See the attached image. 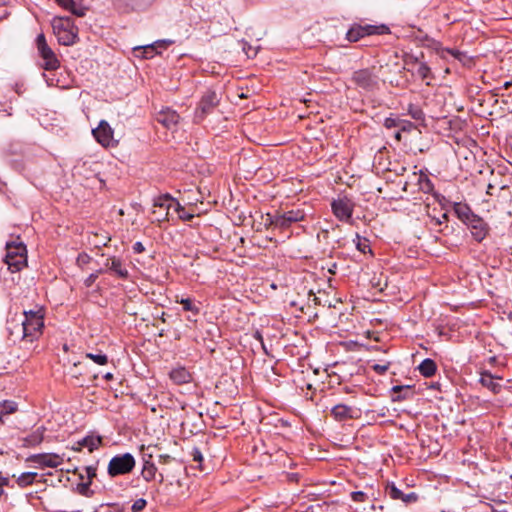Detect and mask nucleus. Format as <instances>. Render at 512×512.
Returning a JSON list of instances; mask_svg holds the SVG:
<instances>
[{
    "label": "nucleus",
    "instance_id": "1",
    "mask_svg": "<svg viewBox=\"0 0 512 512\" xmlns=\"http://www.w3.org/2000/svg\"><path fill=\"white\" fill-rule=\"evenodd\" d=\"M21 326L24 341L33 342L37 339L42 334L44 327L43 309L24 311V320Z\"/></svg>",
    "mask_w": 512,
    "mask_h": 512
},
{
    "label": "nucleus",
    "instance_id": "2",
    "mask_svg": "<svg viewBox=\"0 0 512 512\" xmlns=\"http://www.w3.org/2000/svg\"><path fill=\"white\" fill-rule=\"evenodd\" d=\"M52 28L59 44L70 46L78 40V28L70 17H54Z\"/></svg>",
    "mask_w": 512,
    "mask_h": 512
},
{
    "label": "nucleus",
    "instance_id": "3",
    "mask_svg": "<svg viewBox=\"0 0 512 512\" xmlns=\"http://www.w3.org/2000/svg\"><path fill=\"white\" fill-rule=\"evenodd\" d=\"M8 269L19 272L27 265V250L23 242H11L6 244V256L4 259Z\"/></svg>",
    "mask_w": 512,
    "mask_h": 512
},
{
    "label": "nucleus",
    "instance_id": "4",
    "mask_svg": "<svg viewBox=\"0 0 512 512\" xmlns=\"http://www.w3.org/2000/svg\"><path fill=\"white\" fill-rule=\"evenodd\" d=\"M135 465L136 461L132 454H118L110 459L107 467V473L110 477L129 474L133 471Z\"/></svg>",
    "mask_w": 512,
    "mask_h": 512
},
{
    "label": "nucleus",
    "instance_id": "5",
    "mask_svg": "<svg viewBox=\"0 0 512 512\" xmlns=\"http://www.w3.org/2000/svg\"><path fill=\"white\" fill-rule=\"evenodd\" d=\"M390 29L388 26L381 24V25H359L354 24L350 27V29L346 33V39L349 42H357L360 39L364 38L365 36L370 35H383V34H389Z\"/></svg>",
    "mask_w": 512,
    "mask_h": 512
},
{
    "label": "nucleus",
    "instance_id": "6",
    "mask_svg": "<svg viewBox=\"0 0 512 512\" xmlns=\"http://www.w3.org/2000/svg\"><path fill=\"white\" fill-rule=\"evenodd\" d=\"M351 81L359 88L366 91H373L379 86V76L376 68H364L355 71L352 74Z\"/></svg>",
    "mask_w": 512,
    "mask_h": 512
},
{
    "label": "nucleus",
    "instance_id": "7",
    "mask_svg": "<svg viewBox=\"0 0 512 512\" xmlns=\"http://www.w3.org/2000/svg\"><path fill=\"white\" fill-rule=\"evenodd\" d=\"M220 98L217 93L212 90H207L201 97L194 113V122H202L207 115L211 114L214 109L219 105Z\"/></svg>",
    "mask_w": 512,
    "mask_h": 512
},
{
    "label": "nucleus",
    "instance_id": "8",
    "mask_svg": "<svg viewBox=\"0 0 512 512\" xmlns=\"http://www.w3.org/2000/svg\"><path fill=\"white\" fill-rule=\"evenodd\" d=\"M36 46L40 57L43 59V68L48 71L56 70L60 67V62L54 51L47 44L44 34H39L36 38Z\"/></svg>",
    "mask_w": 512,
    "mask_h": 512
},
{
    "label": "nucleus",
    "instance_id": "9",
    "mask_svg": "<svg viewBox=\"0 0 512 512\" xmlns=\"http://www.w3.org/2000/svg\"><path fill=\"white\" fill-rule=\"evenodd\" d=\"M171 208H174L175 211H179L180 204L168 194L159 196L154 201V210L152 212L155 216V220L159 222L168 220V215Z\"/></svg>",
    "mask_w": 512,
    "mask_h": 512
},
{
    "label": "nucleus",
    "instance_id": "10",
    "mask_svg": "<svg viewBox=\"0 0 512 512\" xmlns=\"http://www.w3.org/2000/svg\"><path fill=\"white\" fill-rule=\"evenodd\" d=\"M304 218L305 213L303 210H289L283 213L276 212L271 223L274 224V229L283 231L289 228L293 223L304 220Z\"/></svg>",
    "mask_w": 512,
    "mask_h": 512
},
{
    "label": "nucleus",
    "instance_id": "11",
    "mask_svg": "<svg viewBox=\"0 0 512 512\" xmlns=\"http://www.w3.org/2000/svg\"><path fill=\"white\" fill-rule=\"evenodd\" d=\"M92 134L96 141L103 147H116L118 140L114 138V131L105 120H101L98 126L92 130Z\"/></svg>",
    "mask_w": 512,
    "mask_h": 512
},
{
    "label": "nucleus",
    "instance_id": "12",
    "mask_svg": "<svg viewBox=\"0 0 512 512\" xmlns=\"http://www.w3.org/2000/svg\"><path fill=\"white\" fill-rule=\"evenodd\" d=\"M332 212L342 222H349L354 211V203L347 197L338 198L331 203Z\"/></svg>",
    "mask_w": 512,
    "mask_h": 512
},
{
    "label": "nucleus",
    "instance_id": "13",
    "mask_svg": "<svg viewBox=\"0 0 512 512\" xmlns=\"http://www.w3.org/2000/svg\"><path fill=\"white\" fill-rule=\"evenodd\" d=\"M26 461L36 464L39 468H56L63 463L64 459L56 453H40L30 455Z\"/></svg>",
    "mask_w": 512,
    "mask_h": 512
},
{
    "label": "nucleus",
    "instance_id": "14",
    "mask_svg": "<svg viewBox=\"0 0 512 512\" xmlns=\"http://www.w3.org/2000/svg\"><path fill=\"white\" fill-rule=\"evenodd\" d=\"M404 61L406 65L416 69V74L420 79L426 81L427 85L430 84L429 80L433 79V74L425 62L420 61L418 57L413 55L406 56Z\"/></svg>",
    "mask_w": 512,
    "mask_h": 512
},
{
    "label": "nucleus",
    "instance_id": "15",
    "mask_svg": "<svg viewBox=\"0 0 512 512\" xmlns=\"http://www.w3.org/2000/svg\"><path fill=\"white\" fill-rule=\"evenodd\" d=\"M417 185L419 191L424 193H431L434 189V185L429 177L423 172L416 173L414 172L411 176L410 181H406L403 186V190L407 191L410 185Z\"/></svg>",
    "mask_w": 512,
    "mask_h": 512
},
{
    "label": "nucleus",
    "instance_id": "16",
    "mask_svg": "<svg viewBox=\"0 0 512 512\" xmlns=\"http://www.w3.org/2000/svg\"><path fill=\"white\" fill-rule=\"evenodd\" d=\"M466 225L470 229L473 238L477 242H481L486 238L489 231V226L479 216H472V220H470Z\"/></svg>",
    "mask_w": 512,
    "mask_h": 512
},
{
    "label": "nucleus",
    "instance_id": "17",
    "mask_svg": "<svg viewBox=\"0 0 512 512\" xmlns=\"http://www.w3.org/2000/svg\"><path fill=\"white\" fill-rule=\"evenodd\" d=\"M385 493L393 500H400L406 504L414 503L418 500V495L414 492L405 494L398 489L394 483H388L385 487Z\"/></svg>",
    "mask_w": 512,
    "mask_h": 512
},
{
    "label": "nucleus",
    "instance_id": "18",
    "mask_svg": "<svg viewBox=\"0 0 512 512\" xmlns=\"http://www.w3.org/2000/svg\"><path fill=\"white\" fill-rule=\"evenodd\" d=\"M358 410L345 404H337L331 409V415L337 421L356 419L359 417Z\"/></svg>",
    "mask_w": 512,
    "mask_h": 512
},
{
    "label": "nucleus",
    "instance_id": "19",
    "mask_svg": "<svg viewBox=\"0 0 512 512\" xmlns=\"http://www.w3.org/2000/svg\"><path fill=\"white\" fill-rule=\"evenodd\" d=\"M102 445V437L95 435H88L83 439L79 440L76 445L72 448L74 451H81L83 448H87L89 452H93Z\"/></svg>",
    "mask_w": 512,
    "mask_h": 512
},
{
    "label": "nucleus",
    "instance_id": "20",
    "mask_svg": "<svg viewBox=\"0 0 512 512\" xmlns=\"http://www.w3.org/2000/svg\"><path fill=\"white\" fill-rule=\"evenodd\" d=\"M164 472L165 469H162V471L158 473L156 465L154 463H148L142 466L141 475L146 482H151L158 476V482L162 484L164 482Z\"/></svg>",
    "mask_w": 512,
    "mask_h": 512
},
{
    "label": "nucleus",
    "instance_id": "21",
    "mask_svg": "<svg viewBox=\"0 0 512 512\" xmlns=\"http://www.w3.org/2000/svg\"><path fill=\"white\" fill-rule=\"evenodd\" d=\"M180 116L176 111L165 109L158 113L157 121L167 128H172L179 122Z\"/></svg>",
    "mask_w": 512,
    "mask_h": 512
},
{
    "label": "nucleus",
    "instance_id": "22",
    "mask_svg": "<svg viewBox=\"0 0 512 512\" xmlns=\"http://www.w3.org/2000/svg\"><path fill=\"white\" fill-rule=\"evenodd\" d=\"M105 267L113 271L119 278L127 279L129 276L128 270L123 266L119 258H108Z\"/></svg>",
    "mask_w": 512,
    "mask_h": 512
},
{
    "label": "nucleus",
    "instance_id": "23",
    "mask_svg": "<svg viewBox=\"0 0 512 512\" xmlns=\"http://www.w3.org/2000/svg\"><path fill=\"white\" fill-rule=\"evenodd\" d=\"M169 44H171V41H157L154 44L147 45L142 48H136L135 51H139L143 58L150 59L157 54L156 49L158 47L167 48Z\"/></svg>",
    "mask_w": 512,
    "mask_h": 512
},
{
    "label": "nucleus",
    "instance_id": "24",
    "mask_svg": "<svg viewBox=\"0 0 512 512\" xmlns=\"http://www.w3.org/2000/svg\"><path fill=\"white\" fill-rule=\"evenodd\" d=\"M61 7L70 11L72 14L78 17H83L86 13V9L80 5H77L75 0H55Z\"/></svg>",
    "mask_w": 512,
    "mask_h": 512
},
{
    "label": "nucleus",
    "instance_id": "25",
    "mask_svg": "<svg viewBox=\"0 0 512 512\" xmlns=\"http://www.w3.org/2000/svg\"><path fill=\"white\" fill-rule=\"evenodd\" d=\"M392 393L393 402H400L413 396V392L410 386H394L392 388Z\"/></svg>",
    "mask_w": 512,
    "mask_h": 512
},
{
    "label": "nucleus",
    "instance_id": "26",
    "mask_svg": "<svg viewBox=\"0 0 512 512\" xmlns=\"http://www.w3.org/2000/svg\"><path fill=\"white\" fill-rule=\"evenodd\" d=\"M420 374L424 377H431L436 373L437 365L432 359L423 360L418 366Z\"/></svg>",
    "mask_w": 512,
    "mask_h": 512
},
{
    "label": "nucleus",
    "instance_id": "27",
    "mask_svg": "<svg viewBox=\"0 0 512 512\" xmlns=\"http://www.w3.org/2000/svg\"><path fill=\"white\" fill-rule=\"evenodd\" d=\"M170 378L176 384H184L190 381L191 375L185 368H177L170 372Z\"/></svg>",
    "mask_w": 512,
    "mask_h": 512
},
{
    "label": "nucleus",
    "instance_id": "28",
    "mask_svg": "<svg viewBox=\"0 0 512 512\" xmlns=\"http://www.w3.org/2000/svg\"><path fill=\"white\" fill-rule=\"evenodd\" d=\"M480 383L494 393H498L501 389V385L495 382L494 377L489 372H483L481 374Z\"/></svg>",
    "mask_w": 512,
    "mask_h": 512
},
{
    "label": "nucleus",
    "instance_id": "29",
    "mask_svg": "<svg viewBox=\"0 0 512 512\" xmlns=\"http://www.w3.org/2000/svg\"><path fill=\"white\" fill-rule=\"evenodd\" d=\"M43 441V434L41 432H34L23 439V446L35 447Z\"/></svg>",
    "mask_w": 512,
    "mask_h": 512
},
{
    "label": "nucleus",
    "instance_id": "30",
    "mask_svg": "<svg viewBox=\"0 0 512 512\" xmlns=\"http://www.w3.org/2000/svg\"><path fill=\"white\" fill-rule=\"evenodd\" d=\"M157 448V445H148V446H145V445H141L140 447V451H141V454H142V461H143V465H147L148 463H154L153 462V457H154V452H153V449Z\"/></svg>",
    "mask_w": 512,
    "mask_h": 512
},
{
    "label": "nucleus",
    "instance_id": "31",
    "mask_svg": "<svg viewBox=\"0 0 512 512\" xmlns=\"http://www.w3.org/2000/svg\"><path fill=\"white\" fill-rule=\"evenodd\" d=\"M36 477H37L36 472H24L17 478L16 482L20 487L23 488V487L33 484Z\"/></svg>",
    "mask_w": 512,
    "mask_h": 512
},
{
    "label": "nucleus",
    "instance_id": "32",
    "mask_svg": "<svg viewBox=\"0 0 512 512\" xmlns=\"http://www.w3.org/2000/svg\"><path fill=\"white\" fill-rule=\"evenodd\" d=\"M175 301L183 306L184 311H190L194 315H197L199 313V308L193 303V301L190 298H179L177 296Z\"/></svg>",
    "mask_w": 512,
    "mask_h": 512
},
{
    "label": "nucleus",
    "instance_id": "33",
    "mask_svg": "<svg viewBox=\"0 0 512 512\" xmlns=\"http://www.w3.org/2000/svg\"><path fill=\"white\" fill-rule=\"evenodd\" d=\"M356 248L362 253H371L370 242L367 238L360 237L358 234L354 239Z\"/></svg>",
    "mask_w": 512,
    "mask_h": 512
},
{
    "label": "nucleus",
    "instance_id": "34",
    "mask_svg": "<svg viewBox=\"0 0 512 512\" xmlns=\"http://www.w3.org/2000/svg\"><path fill=\"white\" fill-rule=\"evenodd\" d=\"M456 213L459 219L467 224L470 220H472V216H476L468 207H458L456 208Z\"/></svg>",
    "mask_w": 512,
    "mask_h": 512
},
{
    "label": "nucleus",
    "instance_id": "35",
    "mask_svg": "<svg viewBox=\"0 0 512 512\" xmlns=\"http://www.w3.org/2000/svg\"><path fill=\"white\" fill-rule=\"evenodd\" d=\"M17 410V405L13 401L0 402V416L9 415Z\"/></svg>",
    "mask_w": 512,
    "mask_h": 512
},
{
    "label": "nucleus",
    "instance_id": "36",
    "mask_svg": "<svg viewBox=\"0 0 512 512\" xmlns=\"http://www.w3.org/2000/svg\"><path fill=\"white\" fill-rule=\"evenodd\" d=\"M85 356L98 365H105L108 363V357L102 353H86Z\"/></svg>",
    "mask_w": 512,
    "mask_h": 512
},
{
    "label": "nucleus",
    "instance_id": "37",
    "mask_svg": "<svg viewBox=\"0 0 512 512\" xmlns=\"http://www.w3.org/2000/svg\"><path fill=\"white\" fill-rule=\"evenodd\" d=\"M90 486H91L90 481H87L85 483H80L77 486V490H78L79 494L86 496V497H91L93 495V491L90 489Z\"/></svg>",
    "mask_w": 512,
    "mask_h": 512
},
{
    "label": "nucleus",
    "instance_id": "38",
    "mask_svg": "<svg viewBox=\"0 0 512 512\" xmlns=\"http://www.w3.org/2000/svg\"><path fill=\"white\" fill-rule=\"evenodd\" d=\"M408 113L415 120H421L424 116L423 111L414 105H409Z\"/></svg>",
    "mask_w": 512,
    "mask_h": 512
},
{
    "label": "nucleus",
    "instance_id": "39",
    "mask_svg": "<svg viewBox=\"0 0 512 512\" xmlns=\"http://www.w3.org/2000/svg\"><path fill=\"white\" fill-rule=\"evenodd\" d=\"M190 455L192 457V460L199 464L198 465L199 469L203 470V468L201 466V464L203 462V459H204L203 455H202V452L198 448H193V450L191 451Z\"/></svg>",
    "mask_w": 512,
    "mask_h": 512
},
{
    "label": "nucleus",
    "instance_id": "40",
    "mask_svg": "<svg viewBox=\"0 0 512 512\" xmlns=\"http://www.w3.org/2000/svg\"><path fill=\"white\" fill-rule=\"evenodd\" d=\"M146 505H147V501L143 498H139L136 501H134V503L132 504L131 511L132 512H141L145 509Z\"/></svg>",
    "mask_w": 512,
    "mask_h": 512
},
{
    "label": "nucleus",
    "instance_id": "41",
    "mask_svg": "<svg viewBox=\"0 0 512 512\" xmlns=\"http://www.w3.org/2000/svg\"><path fill=\"white\" fill-rule=\"evenodd\" d=\"M401 120H402V119H399V118H392V117H388V118H386V119H385V121H384V126H385L387 129H391V128H398V129H399V126H400Z\"/></svg>",
    "mask_w": 512,
    "mask_h": 512
},
{
    "label": "nucleus",
    "instance_id": "42",
    "mask_svg": "<svg viewBox=\"0 0 512 512\" xmlns=\"http://www.w3.org/2000/svg\"><path fill=\"white\" fill-rule=\"evenodd\" d=\"M390 364L384 363V364H373L371 366L372 370L375 371L379 375H383L387 372L389 369Z\"/></svg>",
    "mask_w": 512,
    "mask_h": 512
},
{
    "label": "nucleus",
    "instance_id": "43",
    "mask_svg": "<svg viewBox=\"0 0 512 512\" xmlns=\"http://www.w3.org/2000/svg\"><path fill=\"white\" fill-rule=\"evenodd\" d=\"M415 128H416V126L411 121L403 120V119L401 120V123H400V126H399L400 131H402V132H411Z\"/></svg>",
    "mask_w": 512,
    "mask_h": 512
},
{
    "label": "nucleus",
    "instance_id": "44",
    "mask_svg": "<svg viewBox=\"0 0 512 512\" xmlns=\"http://www.w3.org/2000/svg\"><path fill=\"white\" fill-rule=\"evenodd\" d=\"M351 498L355 502H364L367 499V495L362 491H355L351 493Z\"/></svg>",
    "mask_w": 512,
    "mask_h": 512
},
{
    "label": "nucleus",
    "instance_id": "45",
    "mask_svg": "<svg viewBox=\"0 0 512 512\" xmlns=\"http://www.w3.org/2000/svg\"><path fill=\"white\" fill-rule=\"evenodd\" d=\"M102 273V270H99L98 272L96 273H92L90 274L85 280H84V284L86 287H90L94 284V282L96 281V279L98 278V275Z\"/></svg>",
    "mask_w": 512,
    "mask_h": 512
},
{
    "label": "nucleus",
    "instance_id": "46",
    "mask_svg": "<svg viewBox=\"0 0 512 512\" xmlns=\"http://www.w3.org/2000/svg\"><path fill=\"white\" fill-rule=\"evenodd\" d=\"M174 460L175 459L172 456L168 455V454H160L158 456V462L161 465H168V464H170Z\"/></svg>",
    "mask_w": 512,
    "mask_h": 512
},
{
    "label": "nucleus",
    "instance_id": "47",
    "mask_svg": "<svg viewBox=\"0 0 512 512\" xmlns=\"http://www.w3.org/2000/svg\"><path fill=\"white\" fill-rule=\"evenodd\" d=\"M90 260H91V257L88 254L81 253L77 257V264L79 266H83V265L88 264L90 262Z\"/></svg>",
    "mask_w": 512,
    "mask_h": 512
},
{
    "label": "nucleus",
    "instance_id": "48",
    "mask_svg": "<svg viewBox=\"0 0 512 512\" xmlns=\"http://www.w3.org/2000/svg\"><path fill=\"white\" fill-rule=\"evenodd\" d=\"M9 477L0 476V497L4 494V487L9 486Z\"/></svg>",
    "mask_w": 512,
    "mask_h": 512
},
{
    "label": "nucleus",
    "instance_id": "49",
    "mask_svg": "<svg viewBox=\"0 0 512 512\" xmlns=\"http://www.w3.org/2000/svg\"><path fill=\"white\" fill-rule=\"evenodd\" d=\"M88 481L92 483V479L96 476V468L93 466H88L85 468Z\"/></svg>",
    "mask_w": 512,
    "mask_h": 512
},
{
    "label": "nucleus",
    "instance_id": "50",
    "mask_svg": "<svg viewBox=\"0 0 512 512\" xmlns=\"http://www.w3.org/2000/svg\"><path fill=\"white\" fill-rule=\"evenodd\" d=\"M274 217H275V214H273V215L272 214H267L266 215L265 225H266L267 228H272L273 230H275L274 229V224L271 223Z\"/></svg>",
    "mask_w": 512,
    "mask_h": 512
},
{
    "label": "nucleus",
    "instance_id": "51",
    "mask_svg": "<svg viewBox=\"0 0 512 512\" xmlns=\"http://www.w3.org/2000/svg\"><path fill=\"white\" fill-rule=\"evenodd\" d=\"M144 250H145L144 245L141 242L134 243V245H133L134 253L139 254V253L144 252Z\"/></svg>",
    "mask_w": 512,
    "mask_h": 512
},
{
    "label": "nucleus",
    "instance_id": "52",
    "mask_svg": "<svg viewBox=\"0 0 512 512\" xmlns=\"http://www.w3.org/2000/svg\"><path fill=\"white\" fill-rule=\"evenodd\" d=\"M446 51L452 55L453 57L461 60V57L463 56V53L458 51V50H454V49H446Z\"/></svg>",
    "mask_w": 512,
    "mask_h": 512
},
{
    "label": "nucleus",
    "instance_id": "53",
    "mask_svg": "<svg viewBox=\"0 0 512 512\" xmlns=\"http://www.w3.org/2000/svg\"><path fill=\"white\" fill-rule=\"evenodd\" d=\"M309 301H312L315 305L320 304V299L313 293L312 290L308 292Z\"/></svg>",
    "mask_w": 512,
    "mask_h": 512
},
{
    "label": "nucleus",
    "instance_id": "54",
    "mask_svg": "<svg viewBox=\"0 0 512 512\" xmlns=\"http://www.w3.org/2000/svg\"><path fill=\"white\" fill-rule=\"evenodd\" d=\"M177 212H178V213H181V212H182V214H179V217H180L181 219H184V220H190V219H192V218H193V215H191V214H186V213L184 212V208H182L181 206H180L179 211H177Z\"/></svg>",
    "mask_w": 512,
    "mask_h": 512
},
{
    "label": "nucleus",
    "instance_id": "55",
    "mask_svg": "<svg viewBox=\"0 0 512 512\" xmlns=\"http://www.w3.org/2000/svg\"><path fill=\"white\" fill-rule=\"evenodd\" d=\"M103 512H122V509L118 505H109Z\"/></svg>",
    "mask_w": 512,
    "mask_h": 512
},
{
    "label": "nucleus",
    "instance_id": "56",
    "mask_svg": "<svg viewBox=\"0 0 512 512\" xmlns=\"http://www.w3.org/2000/svg\"><path fill=\"white\" fill-rule=\"evenodd\" d=\"M254 337H255L256 339H258V340L263 344V338H262V335H261V333H260L259 331H256V332H255Z\"/></svg>",
    "mask_w": 512,
    "mask_h": 512
},
{
    "label": "nucleus",
    "instance_id": "57",
    "mask_svg": "<svg viewBox=\"0 0 512 512\" xmlns=\"http://www.w3.org/2000/svg\"><path fill=\"white\" fill-rule=\"evenodd\" d=\"M493 189H494V185L491 184V183L488 184V186H487V194L492 195L493 194V192H492Z\"/></svg>",
    "mask_w": 512,
    "mask_h": 512
},
{
    "label": "nucleus",
    "instance_id": "58",
    "mask_svg": "<svg viewBox=\"0 0 512 512\" xmlns=\"http://www.w3.org/2000/svg\"><path fill=\"white\" fill-rule=\"evenodd\" d=\"M401 133L402 131H400V129H398V131L395 133L394 137L397 141L401 140Z\"/></svg>",
    "mask_w": 512,
    "mask_h": 512
},
{
    "label": "nucleus",
    "instance_id": "59",
    "mask_svg": "<svg viewBox=\"0 0 512 512\" xmlns=\"http://www.w3.org/2000/svg\"><path fill=\"white\" fill-rule=\"evenodd\" d=\"M104 379H106L107 381H110L113 379V374L108 372L104 375Z\"/></svg>",
    "mask_w": 512,
    "mask_h": 512
},
{
    "label": "nucleus",
    "instance_id": "60",
    "mask_svg": "<svg viewBox=\"0 0 512 512\" xmlns=\"http://www.w3.org/2000/svg\"><path fill=\"white\" fill-rule=\"evenodd\" d=\"M512 86V81H506L504 84H503V88L504 89H508Z\"/></svg>",
    "mask_w": 512,
    "mask_h": 512
},
{
    "label": "nucleus",
    "instance_id": "61",
    "mask_svg": "<svg viewBox=\"0 0 512 512\" xmlns=\"http://www.w3.org/2000/svg\"><path fill=\"white\" fill-rule=\"evenodd\" d=\"M447 219H448V215H447L446 213H444V214L442 215V220H445V221H446Z\"/></svg>",
    "mask_w": 512,
    "mask_h": 512
},
{
    "label": "nucleus",
    "instance_id": "62",
    "mask_svg": "<svg viewBox=\"0 0 512 512\" xmlns=\"http://www.w3.org/2000/svg\"><path fill=\"white\" fill-rule=\"evenodd\" d=\"M164 315H165V313L162 314V318H161L163 322H165V316Z\"/></svg>",
    "mask_w": 512,
    "mask_h": 512
},
{
    "label": "nucleus",
    "instance_id": "63",
    "mask_svg": "<svg viewBox=\"0 0 512 512\" xmlns=\"http://www.w3.org/2000/svg\"><path fill=\"white\" fill-rule=\"evenodd\" d=\"M136 5H137L136 3H133L132 8L134 9L136 7Z\"/></svg>",
    "mask_w": 512,
    "mask_h": 512
}]
</instances>
